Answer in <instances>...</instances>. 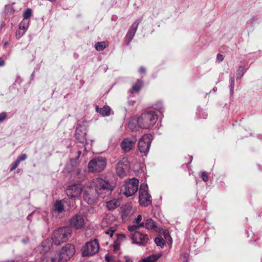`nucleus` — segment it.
<instances>
[{
    "label": "nucleus",
    "instance_id": "42",
    "mask_svg": "<svg viewBox=\"0 0 262 262\" xmlns=\"http://www.w3.org/2000/svg\"><path fill=\"white\" fill-rule=\"evenodd\" d=\"M201 177L204 182H207L208 181V175L205 172H202L201 173Z\"/></svg>",
    "mask_w": 262,
    "mask_h": 262
},
{
    "label": "nucleus",
    "instance_id": "2",
    "mask_svg": "<svg viewBox=\"0 0 262 262\" xmlns=\"http://www.w3.org/2000/svg\"><path fill=\"white\" fill-rule=\"evenodd\" d=\"M158 116L155 111H147L138 117L136 121L142 129H150L156 123Z\"/></svg>",
    "mask_w": 262,
    "mask_h": 262
},
{
    "label": "nucleus",
    "instance_id": "34",
    "mask_svg": "<svg viewBox=\"0 0 262 262\" xmlns=\"http://www.w3.org/2000/svg\"><path fill=\"white\" fill-rule=\"evenodd\" d=\"M230 93L231 96H232L234 93V77L230 76Z\"/></svg>",
    "mask_w": 262,
    "mask_h": 262
},
{
    "label": "nucleus",
    "instance_id": "23",
    "mask_svg": "<svg viewBox=\"0 0 262 262\" xmlns=\"http://www.w3.org/2000/svg\"><path fill=\"white\" fill-rule=\"evenodd\" d=\"M120 205V201L118 199H113L106 203V207L109 210L115 209Z\"/></svg>",
    "mask_w": 262,
    "mask_h": 262
},
{
    "label": "nucleus",
    "instance_id": "14",
    "mask_svg": "<svg viewBox=\"0 0 262 262\" xmlns=\"http://www.w3.org/2000/svg\"><path fill=\"white\" fill-rule=\"evenodd\" d=\"M112 218V221L115 219V217L112 215H107L102 222L103 225L106 224L108 227V229L105 230L104 232L106 234L108 235L110 237L113 236L114 233L116 231L117 228L116 221H114L112 223H110V221Z\"/></svg>",
    "mask_w": 262,
    "mask_h": 262
},
{
    "label": "nucleus",
    "instance_id": "4",
    "mask_svg": "<svg viewBox=\"0 0 262 262\" xmlns=\"http://www.w3.org/2000/svg\"><path fill=\"white\" fill-rule=\"evenodd\" d=\"M75 251L74 246L72 244H67L55 254H56L59 262H66L74 255Z\"/></svg>",
    "mask_w": 262,
    "mask_h": 262
},
{
    "label": "nucleus",
    "instance_id": "44",
    "mask_svg": "<svg viewBox=\"0 0 262 262\" xmlns=\"http://www.w3.org/2000/svg\"><path fill=\"white\" fill-rule=\"evenodd\" d=\"M216 58H217V60L219 61V62H221L224 59V57L222 55V54H218L217 55V57H216Z\"/></svg>",
    "mask_w": 262,
    "mask_h": 262
},
{
    "label": "nucleus",
    "instance_id": "12",
    "mask_svg": "<svg viewBox=\"0 0 262 262\" xmlns=\"http://www.w3.org/2000/svg\"><path fill=\"white\" fill-rule=\"evenodd\" d=\"M82 191V187L80 184H72L67 187L66 192L69 198L75 199L80 196Z\"/></svg>",
    "mask_w": 262,
    "mask_h": 262
},
{
    "label": "nucleus",
    "instance_id": "19",
    "mask_svg": "<svg viewBox=\"0 0 262 262\" xmlns=\"http://www.w3.org/2000/svg\"><path fill=\"white\" fill-rule=\"evenodd\" d=\"M52 244L53 242H52L50 239H46L42 241L40 245L38 246L37 251L40 253H47L51 249Z\"/></svg>",
    "mask_w": 262,
    "mask_h": 262
},
{
    "label": "nucleus",
    "instance_id": "22",
    "mask_svg": "<svg viewBox=\"0 0 262 262\" xmlns=\"http://www.w3.org/2000/svg\"><path fill=\"white\" fill-rule=\"evenodd\" d=\"M116 235L117 238L114 244V250L117 251L119 249L121 243L125 240L126 236L123 234H116Z\"/></svg>",
    "mask_w": 262,
    "mask_h": 262
},
{
    "label": "nucleus",
    "instance_id": "7",
    "mask_svg": "<svg viewBox=\"0 0 262 262\" xmlns=\"http://www.w3.org/2000/svg\"><path fill=\"white\" fill-rule=\"evenodd\" d=\"M151 195L148 192L147 184H142L139 189V203L142 206L146 207L151 204Z\"/></svg>",
    "mask_w": 262,
    "mask_h": 262
},
{
    "label": "nucleus",
    "instance_id": "43",
    "mask_svg": "<svg viewBox=\"0 0 262 262\" xmlns=\"http://www.w3.org/2000/svg\"><path fill=\"white\" fill-rule=\"evenodd\" d=\"M7 117V113L3 112L0 114V122H3Z\"/></svg>",
    "mask_w": 262,
    "mask_h": 262
},
{
    "label": "nucleus",
    "instance_id": "24",
    "mask_svg": "<svg viewBox=\"0 0 262 262\" xmlns=\"http://www.w3.org/2000/svg\"><path fill=\"white\" fill-rule=\"evenodd\" d=\"M162 256L161 253L152 254L144 258H143L141 262H156Z\"/></svg>",
    "mask_w": 262,
    "mask_h": 262
},
{
    "label": "nucleus",
    "instance_id": "17",
    "mask_svg": "<svg viewBox=\"0 0 262 262\" xmlns=\"http://www.w3.org/2000/svg\"><path fill=\"white\" fill-rule=\"evenodd\" d=\"M136 141L128 138L124 139L120 143V147L124 152H128L135 146Z\"/></svg>",
    "mask_w": 262,
    "mask_h": 262
},
{
    "label": "nucleus",
    "instance_id": "5",
    "mask_svg": "<svg viewBox=\"0 0 262 262\" xmlns=\"http://www.w3.org/2000/svg\"><path fill=\"white\" fill-rule=\"evenodd\" d=\"M106 162L105 158L102 157H97L89 162L88 167L89 171L97 172L102 171L106 167Z\"/></svg>",
    "mask_w": 262,
    "mask_h": 262
},
{
    "label": "nucleus",
    "instance_id": "46",
    "mask_svg": "<svg viewBox=\"0 0 262 262\" xmlns=\"http://www.w3.org/2000/svg\"><path fill=\"white\" fill-rule=\"evenodd\" d=\"M146 72V69L144 67H141L139 69V72L141 74H145Z\"/></svg>",
    "mask_w": 262,
    "mask_h": 262
},
{
    "label": "nucleus",
    "instance_id": "48",
    "mask_svg": "<svg viewBox=\"0 0 262 262\" xmlns=\"http://www.w3.org/2000/svg\"><path fill=\"white\" fill-rule=\"evenodd\" d=\"M8 45V41H5L4 42V46L5 47L6 46H7Z\"/></svg>",
    "mask_w": 262,
    "mask_h": 262
},
{
    "label": "nucleus",
    "instance_id": "16",
    "mask_svg": "<svg viewBox=\"0 0 262 262\" xmlns=\"http://www.w3.org/2000/svg\"><path fill=\"white\" fill-rule=\"evenodd\" d=\"M131 237L134 243L142 246H145L148 240V237L146 234H144L138 231L133 233Z\"/></svg>",
    "mask_w": 262,
    "mask_h": 262
},
{
    "label": "nucleus",
    "instance_id": "38",
    "mask_svg": "<svg viewBox=\"0 0 262 262\" xmlns=\"http://www.w3.org/2000/svg\"><path fill=\"white\" fill-rule=\"evenodd\" d=\"M31 15V10L30 9H27L24 13V19H29Z\"/></svg>",
    "mask_w": 262,
    "mask_h": 262
},
{
    "label": "nucleus",
    "instance_id": "50",
    "mask_svg": "<svg viewBox=\"0 0 262 262\" xmlns=\"http://www.w3.org/2000/svg\"><path fill=\"white\" fill-rule=\"evenodd\" d=\"M80 173V170H77V174H79Z\"/></svg>",
    "mask_w": 262,
    "mask_h": 262
},
{
    "label": "nucleus",
    "instance_id": "6",
    "mask_svg": "<svg viewBox=\"0 0 262 262\" xmlns=\"http://www.w3.org/2000/svg\"><path fill=\"white\" fill-rule=\"evenodd\" d=\"M99 249L98 241L97 239L88 242L82 249V254L84 257L90 256L97 253Z\"/></svg>",
    "mask_w": 262,
    "mask_h": 262
},
{
    "label": "nucleus",
    "instance_id": "8",
    "mask_svg": "<svg viewBox=\"0 0 262 262\" xmlns=\"http://www.w3.org/2000/svg\"><path fill=\"white\" fill-rule=\"evenodd\" d=\"M139 180L135 178H133L126 182L124 185V190L123 193L129 197L133 195L138 190Z\"/></svg>",
    "mask_w": 262,
    "mask_h": 262
},
{
    "label": "nucleus",
    "instance_id": "18",
    "mask_svg": "<svg viewBox=\"0 0 262 262\" xmlns=\"http://www.w3.org/2000/svg\"><path fill=\"white\" fill-rule=\"evenodd\" d=\"M140 22V19H138L135 21L127 32L125 37L127 45H128L133 39Z\"/></svg>",
    "mask_w": 262,
    "mask_h": 262
},
{
    "label": "nucleus",
    "instance_id": "33",
    "mask_svg": "<svg viewBox=\"0 0 262 262\" xmlns=\"http://www.w3.org/2000/svg\"><path fill=\"white\" fill-rule=\"evenodd\" d=\"M142 227H144L143 224H141L140 225L135 224L134 225L129 226L128 227V229L130 232H136L137 229Z\"/></svg>",
    "mask_w": 262,
    "mask_h": 262
},
{
    "label": "nucleus",
    "instance_id": "52",
    "mask_svg": "<svg viewBox=\"0 0 262 262\" xmlns=\"http://www.w3.org/2000/svg\"><path fill=\"white\" fill-rule=\"evenodd\" d=\"M78 155H79H79H80V154H81V151H78Z\"/></svg>",
    "mask_w": 262,
    "mask_h": 262
},
{
    "label": "nucleus",
    "instance_id": "28",
    "mask_svg": "<svg viewBox=\"0 0 262 262\" xmlns=\"http://www.w3.org/2000/svg\"><path fill=\"white\" fill-rule=\"evenodd\" d=\"M29 19H23L19 24V29L26 32L29 27Z\"/></svg>",
    "mask_w": 262,
    "mask_h": 262
},
{
    "label": "nucleus",
    "instance_id": "1",
    "mask_svg": "<svg viewBox=\"0 0 262 262\" xmlns=\"http://www.w3.org/2000/svg\"><path fill=\"white\" fill-rule=\"evenodd\" d=\"M91 183L92 186L96 189L99 196L102 198L110 195L116 186L113 181L104 175L94 179Z\"/></svg>",
    "mask_w": 262,
    "mask_h": 262
},
{
    "label": "nucleus",
    "instance_id": "30",
    "mask_svg": "<svg viewBox=\"0 0 262 262\" xmlns=\"http://www.w3.org/2000/svg\"><path fill=\"white\" fill-rule=\"evenodd\" d=\"M142 81L138 79L137 80V83H135L133 86L132 90H130V92L131 93H133V92H138L140 91V90L142 86Z\"/></svg>",
    "mask_w": 262,
    "mask_h": 262
},
{
    "label": "nucleus",
    "instance_id": "37",
    "mask_svg": "<svg viewBox=\"0 0 262 262\" xmlns=\"http://www.w3.org/2000/svg\"><path fill=\"white\" fill-rule=\"evenodd\" d=\"M25 31L23 30V29H20L19 28L16 31L15 36L17 39H19L25 34Z\"/></svg>",
    "mask_w": 262,
    "mask_h": 262
},
{
    "label": "nucleus",
    "instance_id": "21",
    "mask_svg": "<svg viewBox=\"0 0 262 262\" xmlns=\"http://www.w3.org/2000/svg\"><path fill=\"white\" fill-rule=\"evenodd\" d=\"M144 227L149 230L154 231H158V230L157 223L152 219H147L146 220Z\"/></svg>",
    "mask_w": 262,
    "mask_h": 262
},
{
    "label": "nucleus",
    "instance_id": "3",
    "mask_svg": "<svg viewBox=\"0 0 262 262\" xmlns=\"http://www.w3.org/2000/svg\"><path fill=\"white\" fill-rule=\"evenodd\" d=\"M72 234L71 229L68 227H60L55 230L52 235V241L56 246H59L68 241Z\"/></svg>",
    "mask_w": 262,
    "mask_h": 262
},
{
    "label": "nucleus",
    "instance_id": "13",
    "mask_svg": "<svg viewBox=\"0 0 262 262\" xmlns=\"http://www.w3.org/2000/svg\"><path fill=\"white\" fill-rule=\"evenodd\" d=\"M86 128L84 125H78L76 129L75 137L76 140L83 146L87 144L86 138Z\"/></svg>",
    "mask_w": 262,
    "mask_h": 262
},
{
    "label": "nucleus",
    "instance_id": "27",
    "mask_svg": "<svg viewBox=\"0 0 262 262\" xmlns=\"http://www.w3.org/2000/svg\"><path fill=\"white\" fill-rule=\"evenodd\" d=\"M14 12L13 7L11 5H6L5 8V13L6 16L10 18L12 16V14Z\"/></svg>",
    "mask_w": 262,
    "mask_h": 262
},
{
    "label": "nucleus",
    "instance_id": "49",
    "mask_svg": "<svg viewBox=\"0 0 262 262\" xmlns=\"http://www.w3.org/2000/svg\"><path fill=\"white\" fill-rule=\"evenodd\" d=\"M105 260H106V261L107 262H109V261H108V256L107 255H106V256H105Z\"/></svg>",
    "mask_w": 262,
    "mask_h": 262
},
{
    "label": "nucleus",
    "instance_id": "39",
    "mask_svg": "<svg viewBox=\"0 0 262 262\" xmlns=\"http://www.w3.org/2000/svg\"><path fill=\"white\" fill-rule=\"evenodd\" d=\"M154 108L160 112H162L163 110L162 103L161 102H158L157 104L155 105Z\"/></svg>",
    "mask_w": 262,
    "mask_h": 262
},
{
    "label": "nucleus",
    "instance_id": "11",
    "mask_svg": "<svg viewBox=\"0 0 262 262\" xmlns=\"http://www.w3.org/2000/svg\"><path fill=\"white\" fill-rule=\"evenodd\" d=\"M129 167V161L127 158L123 157L120 160L116 165V172L117 174L121 177H124L126 173V170Z\"/></svg>",
    "mask_w": 262,
    "mask_h": 262
},
{
    "label": "nucleus",
    "instance_id": "47",
    "mask_svg": "<svg viewBox=\"0 0 262 262\" xmlns=\"http://www.w3.org/2000/svg\"><path fill=\"white\" fill-rule=\"evenodd\" d=\"M5 63V61L2 58H0V67L4 66Z\"/></svg>",
    "mask_w": 262,
    "mask_h": 262
},
{
    "label": "nucleus",
    "instance_id": "36",
    "mask_svg": "<svg viewBox=\"0 0 262 262\" xmlns=\"http://www.w3.org/2000/svg\"><path fill=\"white\" fill-rule=\"evenodd\" d=\"M142 216L141 215L139 214L137 216V217L134 220V222H133V223L134 224H138V225H140L141 224H143V225L144 226V222H142Z\"/></svg>",
    "mask_w": 262,
    "mask_h": 262
},
{
    "label": "nucleus",
    "instance_id": "51",
    "mask_svg": "<svg viewBox=\"0 0 262 262\" xmlns=\"http://www.w3.org/2000/svg\"><path fill=\"white\" fill-rule=\"evenodd\" d=\"M48 1L51 2H55L56 0H48Z\"/></svg>",
    "mask_w": 262,
    "mask_h": 262
},
{
    "label": "nucleus",
    "instance_id": "40",
    "mask_svg": "<svg viewBox=\"0 0 262 262\" xmlns=\"http://www.w3.org/2000/svg\"><path fill=\"white\" fill-rule=\"evenodd\" d=\"M27 159V156L26 154H21L20 156L17 157L16 161L19 164L21 161H24Z\"/></svg>",
    "mask_w": 262,
    "mask_h": 262
},
{
    "label": "nucleus",
    "instance_id": "29",
    "mask_svg": "<svg viewBox=\"0 0 262 262\" xmlns=\"http://www.w3.org/2000/svg\"><path fill=\"white\" fill-rule=\"evenodd\" d=\"M64 209L63 204L60 201H56L54 204V210L55 211L60 213Z\"/></svg>",
    "mask_w": 262,
    "mask_h": 262
},
{
    "label": "nucleus",
    "instance_id": "32",
    "mask_svg": "<svg viewBox=\"0 0 262 262\" xmlns=\"http://www.w3.org/2000/svg\"><path fill=\"white\" fill-rule=\"evenodd\" d=\"M245 68L243 66H240L236 72V79H240L245 72Z\"/></svg>",
    "mask_w": 262,
    "mask_h": 262
},
{
    "label": "nucleus",
    "instance_id": "25",
    "mask_svg": "<svg viewBox=\"0 0 262 262\" xmlns=\"http://www.w3.org/2000/svg\"><path fill=\"white\" fill-rule=\"evenodd\" d=\"M96 111L103 116H108L110 115L111 108L107 105H104L102 108H100L98 106H96Z\"/></svg>",
    "mask_w": 262,
    "mask_h": 262
},
{
    "label": "nucleus",
    "instance_id": "31",
    "mask_svg": "<svg viewBox=\"0 0 262 262\" xmlns=\"http://www.w3.org/2000/svg\"><path fill=\"white\" fill-rule=\"evenodd\" d=\"M106 45L104 41L98 42L95 45L96 50L99 51H102L106 48Z\"/></svg>",
    "mask_w": 262,
    "mask_h": 262
},
{
    "label": "nucleus",
    "instance_id": "26",
    "mask_svg": "<svg viewBox=\"0 0 262 262\" xmlns=\"http://www.w3.org/2000/svg\"><path fill=\"white\" fill-rule=\"evenodd\" d=\"M40 262H59L56 256V254L54 255V253H52V255L50 257L44 255L40 258Z\"/></svg>",
    "mask_w": 262,
    "mask_h": 262
},
{
    "label": "nucleus",
    "instance_id": "20",
    "mask_svg": "<svg viewBox=\"0 0 262 262\" xmlns=\"http://www.w3.org/2000/svg\"><path fill=\"white\" fill-rule=\"evenodd\" d=\"M135 210L130 205H125L122 212V217L125 220L131 216L135 212Z\"/></svg>",
    "mask_w": 262,
    "mask_h": 262
},
{
    "label": "nucleus",
    "instance_id": "45",
    "mask_svg": "<svg viewBox=\"0 0 262 262\" xmlns=\"http://www.w3.org/2000/svg\"><path fill=\"white\" fill-rule=\"evenodd\" d=\"M128 127H129L130 129L132 130L134 129L133 120H131L130 121H129L128 123Z\"/></svg>",
    "mask_w": 262,
    "mask_h": 262
},
{
    "label": "nucleus",
    "instance_id": "35",
    "mask_svg": "<svg viewBox=\"0 0 262 262\" xmlns=\"http://www.w3.org/2000/svg\"><path fill=\"white\" fill-rule=\"evenodd\" d=\"M155 242L158 246L162 247L164 245V240L161 237L155 238Z\"/></svg>",
    "mask_w": 262,
    "mask_h": 262
},
{
    "label": "nucleus",
    "instance_id": "41",
    "mask_svg": "<svg viewBox=\"0 0 262 262\" xmlns=\"http://www.w3.org/2000/svg\"><path fill=\"white\" fill-rule=\"evenodd\" d=\"M18 165H19V163L15 160L14 162H13L11 164L10 167V171L14 170L16 168V167L18 166Z\"/></svg>",
    "mask_w": 262,
    "mask_h": 262
},
{
    "label": "nucleus",
    "instance_id": "10",
    "mask_svg": "<svg viewBox=\"0 0 262 262\" xmlns=\"http://www.w3.org/2000/svg\"><path fill=\"white\" fill-rule=\"evenodd\" d=\"M151 140V135L145 134L143 135L138 142L139 150L142 153L147 154L149 150Z\"/></svg>",
    "mask_w": 262,
    "mask_h": 262
},
{
    "label": "nucleus",
    "instance_id": "15",
    "mask_svg": "<svg viewBox=\"0 0 262 262\" xmlns=\"http://www.w3.org/2000/svg\"><path fill=\"white\" fill-rule=\"evenodd\" d=\"M84 224V219L81 214H75L70 220V226L76 229L82 228Z\"/></svg>",
    "mask_w": 262,
    "mask_h": 262
},
{
    "label": "nucleus",
    "instance_id": "9",
    "mask_svg": "<svg viewBox=\"0 0 262 262\" xmlns=\"http://www.w3.org/2000/svg\"><path fill=\"white\" fill-rule=\"evenodd\" d=\"M99 194L96 191V189L92 186V183L88 187L85 188L83 191V199L89 204H93L97 200Z\"/></svg>",
    "mask_w": 262,
    "mask_h": 262
}]
</instances>
